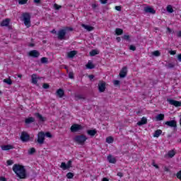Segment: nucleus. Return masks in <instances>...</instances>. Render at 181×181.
<instances>
[{"instance_id":"f257e3e1","label":"nucleus","mask_w":181,"mask_h":181,"mask_svg":"<svg viewBox=\"0 0 181 181\" xmlns=\"http://www.w3.org/2000/svg\"><path fill=\"white\" fill-rule=\"evenodd\" d=\"M13 170L14 173H16V176L19 177V179H26V177H28L26 169H25V166L23 165L15 164L13 166Z\"/></svg>"},{"instance_id":"f03ea898","label":"nucleus","mask_w":181,"mask_h":181,"mask_svg":"<svg viewBox=\"0 0 181 181\" xmlns=\"http://www.w3.org/2000/svg\"><path fill=\"white\" fill-rule=\"evenodd\" d=\"M88 139L86 136V135H78L76 136L74 138V142L76 144H78L79 145H84L85 142L88 140Z\"/></svg>"},{"instance_id":"7ed1b4c3","label":"nucleus","mask_w":181,"mask_h":181,"mask_svg":"<svg viewBox=\"0 0 181 181\" xmlns=\"http://www.w3.org/2000/svg\"><path fill=\"white\" fill-rule=\"evenodd\" d=\"M23 18L24 21V25L27 26V28H30V14L29 13H23Z\"/></svg>"},{"instance_id":"20e7f679","label":"nucleus","mask_w":181,"mask_h":181,"mask_svg":"<svg viewBox=\"0 0 181 181\" xmlns=\"http://www.w3.org/2000/svg\"><path fill=\"white\" fill-rule=\"evenodd\" d=\"M165 125L173 128L174 131H177V122L176 120H170L165 122Z\"/></svg>"},{"instance_id":"39448f33","label":"nucleus","mask_w":181,"mask_h":181,"mask_svg":"<svg viewBox=\"0 0 181 181\" xmlns=\"http://www.w3.org/2000/svg\"><path fill=\"white\" fill-rule=\"evenodd\" d=\"M72 163H73V160H69L67 164H66V163L64 162H62L61 163L60 168L61 169H63V170H67V169H70V168H73Z\"/></svg>"},{"instance_id":"423d86ee","label":"nucleus","mask_w":181,"mask_h":181,"mask_svg":"<svg viewBox=\"0 0 181 181\" xmlns=\"http://www.w3.org/2000/svg\"><path fill=\"white\" fill-rule=\"evenodd\" d=\"M37 142L40 144V145H43V144H45V132H40L38 133Z\"/></svg>"},{"instance_id":"0eeeda50","label":"nucleus","mask_w":181,"mask_h":181,"mask_svg":"<svg viewBox=\"0 0 181 181\" xmlns=\"http://www.w3.org/2000/svg\"><path fill=\"white\" fill-rule=\"evenodd\" d=\"M20 138L23 142H28L30 139V136L26 132H23Z\"/></svg>"},{"instance_id":"6e6552de","label":"nucleus","mask_w":181,"mask_h":181,"mask_svg":"<svg viewBox=\"0 0 181 181\" xmlns=\"http://www.w3.org/2000/svg\"><path fill=\"white\" fill-rule=\"evenodd\" d=\"M83 129V126L77 124H74L71 127V132H78Z\"/></svg>"},{"instance_id":"1a4fd4ad","label":"nucleus","mask_w":181,"mask_h":181,"mask_svg":"<svg viewBox=\"0 0 181 181\" xmlns=\"http://www.w3.org/2000/svg\"><path fill=\"white\" fill-rule=\"evenodd\" d=\"M167 102L169 103L170 105H174V107H181V102L175 100L173 99L168 98Z\"/></svg>"},{"instance_id":"9d476101","label":"nucleus","mask_w":181,"mask_h":181,"mask_svg":"<svg viewBox=\"0 0 181 181\" xmlns=\"http://www.w3.org/2000/svg\"><path fill=\"white\" fill-rule=\"evenodd\" d=\"M28 56H30V57L37 58L40 56V52L36 49L31 50L29 52Z\"/></svg>"},{"instance_id":"9b49d317","label":"nucleus","mask_w":181,"mask_h":181,"mask_svg":"<svg viewBox=\"0 0 181 181\" xmlns=\"http://www.w3.org/2000/svg\"><path fill=\"white\" fill-rule=\"evenodd\" d=\"M127 73H128L127 68V66H124L119 74L120 78H124V77H127Z\"/></svg>"},{"instance_id":"f8f14e48","label":"nucleus","mask_w":181,"mask_h":181,"mask_svg":"<svg viewBox=\"0 0 181 181\" xmlns=\"http://www.w3.org/2000/svg\"><path fill=\"white\" fill-rule=\"evenodd\" d=\"M66 30L61 29L58 31V39L59 40H63L64 39V36H66Z\"/></svg>"},{"instance_id":"ddd939ff","label":"nucleus","mask_w":181,"mask_h":181,"mask_svg":"<svg viewBox=\"0 0 181 181\" xmlns=\"http://www.w3.org/2000/svg\"><path fill=\"white\" fill-rule=\"evenodd\" d=\"M144 12H146V13H151V15H155V13H156V11L151 6L145 7Z\"/></svg>"},{"instance_id":"4468645a","label":"nucleus","mask_w":181,"mask_h":181,"mask_svg":"<svg viewBox=\"0 0 181 181\" xmlns=\"http://www.w3.org/2000/svg\"><path fill=\"white\" fill-rule=\"evenodd\" d=\"M148 124V119L146 117H143L140 121L137 122V125L139 127H142V125H146Z\"/></svg>"},{"instance_id":"2eb2a0df","label":"nucleus","mask_w":181,"mask_h":181,"mask_svg":"<svg viewBox=\"0 0 181 181\" xmlns=\"http://www.w3.org/2000/svg\"><path fill=\"white\" fill-rule=\"evenodd\" d=\"M56 95L59 98H63V97H64V90L62 88L58 89L56 92Z\"/></svg>"},{"instance_id":"dca6fc26","label":"nucleus","mask_w":181,"mask_h":181,"mask_svg":"<svg viewBox=\"0 0 181 181\" xmlns=\"http://www.w3.org/2000/svg\"><path fill=\"white\" fill-rule=\"evenodd\" d=\"M105 82L98 84L99 93H104V91H105Z\"/></svg>"},{"instance_id":"f3484780","label":"nucleus","mask_w":181,"mask_h":181,"mask_svg":"<svg viewBox=\"0 0 181 181\" xmlns=\"http://www.w3.org/2000/svg\"><path fill=\"white\" fill-rule=\"evenodd\" d=\"M107 160H108L109 163H113V164L117 163V158L113 157L112 155H111V154L107 156Z\"/></svg>"},{"instance_id":"a211bd4d","label":"nucleus","mask_w":181,"mask_h":181,"mask_svg":"<svg viewBox=\"0 0 181 181\" xmlns=\"http://www.w3.org/2000/svg\"><path fill=\"white\" fill-rule=\"evenodd\" d=\"M35 116L39 119V121H40V122H45V121H46V117H44L40 115V113H35Z\"/></svg>"},{"instance_id":"6ab92c4d","label":"nucleus","mask_w":181,"mask_h":181,"mask_svg":"<svg viewBox=\"0 0 181 181\" xmlns=\"http://www.w3.org/2000/svg\"><path fill=\"white\" fill-rule=\"evenodd\" d=\"M1 149L2 151H11V149H13V146L11 144L4 145L1 146Z\"/></svg>"},{"instance_id":"aec40b11","label":"nucleus","mask_w":181,"mask_h":181,"mask_svg":"<svg viewBox=\"0 0 181 181\" xmlns=\"http://www.w3.org/2000/svg\"><path fill=\"white\" fill-rule=\"evenodd\" d=\"M82 28H84L88 32H91V30H94V27L91 25H87L86 24H81Z\"/></svg>"},{"instance_id":"412c9836","label":"nucleus","mask_w":181,"mask_h":181,"mask_svg":"<svg viewBox=\"0 0 181 181\" xmlns=\"http://www.w3.org/2000/svg\"><path fill=\"white\" fill-rule=\"evenodd\" d=\"M162 135V130L161 129H157L154 132L153 136L154 138H159Z\"/></svg>"},{"instance_id":"4be33fe9","label":"nucleus","mask_w":181,"mask_h":181,"mask_svg":"<svg viewBox=\"0 0 181 181\" xmlns=\"http://www.w3.org/2000/svg\"><path fill=\"white\" fill-rule=\"evenodd\" d=\"M10 22L11 20L9 18H6L5 20H3L1 23V26H9Z\"/></svg>"},{"instance_id":"5701e85b","label":"nucleus","mask_w":181,"mask_h":181,"mask_svg":"<svg viewBox=\"0 0 181 181\" xmlns=\"http://www.w3.org/2000/svg\"><path fill=\"white\" fill-rule=\"evenodd\" d=\"M87 134L90 136H94L97 134V130L95 129L87 130Z\"/></svg>"},{"instance_id":"b1692460","label":"nucleus","mask_w":181,"mask_h":181,"mask_svg":"<svg viewBox=\"0 0 181 181\" xmlns=\"http://www.w3.org/2000/svg\"><path fill=\"white\" fill-rule=\"evenodd\" d=\"M86 68L89 70H93V69H95V66L93 62H91V61H88V64H86Z\"/></svg>"},{"instance_id":"393cba45","label":"nucleus","mask_w":181,"mask_h":181,"mask_svg":"<svg viewBox=\"0 0 181 181\" xmlns=\"http://www.w3.org/2000/svg\"><path fill=\"white\" fill-rule=\"evenodd\" d=\"M76 54H77V51L74 50V51H71L69 52H68V57L69 59H73V57H74V56H76Z\"/></svg>"},{"instance_id":"a878e982","label":"nucleus","mask_w":181,"mask_h":181,"mask_svg":"<svg viewBox=\"0 0 181 181\" xmlns=\"http://www.w3.org/2000/svg\"><path fill=\"white\" fill-rule=\"evenodd\" d=\"M156 121H163L165 119V115L164 114H158L156 117Z\"/></svg>"},{"instance_id":"bb28decb","label":"nucleus","mask_w":181,"mask_h":181,"mask_svg":"<svg viewBox=\"0 0 181 181\" xmlns=\"http://www.w3.org/2000/svg\"><path fill=\"white\" fill-rule=\"evenodd\" d=\"M33 84H37V75L33 74L31 76Z\"/></svg>"},{"instance_id":"cd10ccee","label":"nucleus","mask_w":181,"mask_h":181,"mask_svg":"<svg viewBox=\"0 0 181 181\" xmlns=\"http://www.w3.org/2000/svg\"><path fill=\"white\" fill-rule=\"evenodd\" d=\"M115 33L117 36H121L124 33V30L121 28H116L115 29Z\"/></svg>"},{"instance_id":"c85d7f7f","label":"nucleus","mask_w":181,"mask_h":181,"mask_svg":"<svg viewBox=\"0 0 181 181\" xmlns=\"http://www.w3.org/2000/svg\"><path fill=\"white\" fill-rule=\"evenodd\" d=\"M25 124H32V122H35V119L33 117H28L25 119Z\"/></svg>"},{"instance_id":"c756f323","label":"nucleus","mask_w":181,"mask_h":181,"mask_svg":"<svg viewBox=\"0 0 181 181\" xmlns=\"http://www.w3.org/2000/svg\"><path fill=\"white\" fill-rule=\"evenodd\" d=\"M75 100L76 101H78V100H86V97H84L83 95H75Z\"/></svg>"},{"instance_id":"7c9ffc66","label":"nucleus","mask_w":181,"mask_h":181,"mask_svg":"<svg viewBox=\"0 0 181 181\" xmlns=\"http://www.w3.org/2000/svg\"><path fill=\"white\" fill-rule=\"evenodd\" d=\"M41 63L42 64H47V63H49V59H47V57H42L41 58Z\"/></svg>"},{"instance_id":"2f4dec72","label":"nucleus","mask_w":181,"mask_h":181,"mask_svg":"<svg viewBox=\"0 0 181 181\" xmlns=\"http://www.w3.org/2000/svg\"><path fill=\"white\" fill-rule=\"evenodd\" d=\"M4 83H6V84H8V86H12V80L11 78H6L4 79Z\"/></svg>"},{"instance_id":"473e14b6","label":"nucleus","mask_w":181,"mask_h":181,"mask_svg":"<svg viewBox=\"0 0 181 181\" xmlns=\"http://www.w3.org/2000/svg\"><path fill=\"white\" fill-rule=\"evenodd\" d=\"M36 153V148H31L28 150V155H33V153Z\"/></svg>"},{"instance_id":"72a5a7b5","label":"nucleus","mask_w":181,"mask_h":181,"mask_svg":"<svg viewBox=\"0 0 181 181\" xmlns=\"http://www.w3.org/2000/svg\"><path fill=\"white\" fill-rule=\"evenodd\" d=\"M96 54H98V51H97L96 49H93L90 52V56L91 57L96 56Z\"/></svg>"},{"instance_id":"f704fd0d","label":"nucleus","mask_w":181,"mask_h":181,"mask_svg":"<svg viewBox=\"0 0 181 181\" xmlns=\"http://www.w3.org/2000/svg\"><path fill=\"white\" fill-rule=\"evenodd\" d=\"M106 142L107 144H112V142H114V138H112V136H109L106 139Z\"/></svg>"},{"instance_id":"c9c22d12","label":"nucleus","mask_w":181,"mask_h":181,"mask_svg":"<svg viewBox=\"0 0 181 181\" xmlns=\"http://www.w3.org/2000/svg\"><path fill=\"white\" fill-rule=\"evenodd\" d=\"M167 12H168V13H173V8L172 7V6L168 5L167 6Z\"/></svg>"},{"instance_id":"e433bc0d","label":"nucleus","mask_w":181,"mask_h":181,"mask_svg":"<svg viewBox=\"0 0 181 181\" xmlns=\"http://www.w3.org/2000/svg\"><path fill=\"white\" fill-rule=\"evenodd\" d=\"M175 151L171 150L170 151H168V156H169V158H173V156H175Z\"/></svg>"},{"instance_id":"4c0bfd02","label":"nucleus","mask_w":181,"mask_h":181,"mask_svg":"<svg viewBox=\"0 0 181 181\" xmlns=\"http://www.w3.org/2000/svg\"><path fill=\"white\" fill-rule=\"evenodd\" d=\"M153 56H155L156 57H159L160 56V52L158 50L154 51L152 52Z\"/></svg>"},{"instance_id":"58836bf2","label":"nucleus","mask_w":181,"mask_h":181,"mask_svg":"<svg viewBox=\"0 0 181 181\" xmlns=\"http://www.w3.org/2000/svg\"><path fill=\"white\" fill-rule=\"evenodd\" d=\"M113 84L114 86H115V87H119V86H121V82L118 80H114L113 81Z\"/></svg>"},{"instance_id":"ea45409f","label":"nucleus","mask_w":181,"mask_h":181,"mask_svg":"<svg viewBox=\"0 0 181 181\" xmlns=\"http://www.w3.org/2000/svg\"><path fill=\"white\" fill-rule=\"evenodd\" d=\"M66 177H67V179H73V177H74V173H68L66 174Z\"/></svg>"},{"instance_id":"a19ab883","label":"nucleus","mask_w":181,"mask_h":181,"mask_svg":"<svg viewBox=\"0 0 181 181\" xmlns=\"http://www.w3.org/2000/svg\"><path fill=\"white\" fill-rule=\"evenodd\" d=\"M18 4L20 5H25L28 4V0H18Z\"/></svg>"},{"instance_id":"79ce46f5","label":"nucleus","mask_w":181,"mask_h":181,"mask_svg":"<svg viewBox=\"0 0 181 181\" xmlns=\"http://www.w3.org/2000/svg\"><path fill=\"white\" fill-rule=\"evenodd\" d=\"M122 39H123L124 40H127L129 41L130 40V37L129 35H124L122 37Z\"/></svg>"},{"instance_id":"37998d69","label":"nucleus","mask_w":181,"mask_h":181,"mask_svg":"<svg viewBox=\"0 0 181 181\" xmlns=\"http://www.w3.org/2000/svg\"><path fill=\"white\" fill-rule=\"evenodd\" d=\"M165 67H167V69H173L175 67V64L169 63L168 64L165 65Z\"/></svg>"},{"instance_id":"c03bdc74","label":"nucleus","mask_w":181,"mask_h":181,"mask_svg":"<svg viewBox=\"0 0 181 181\" xmlns=\"http://www.w3.org/2000/svg\"><path fill=\"white\" fill-rule=\"evenodd\" d=\"M42 88H45V90H47L50 88V85H49L48 83H43Z\"/></svg>"},{"instance_id":"a18cd8bd","label":"nucleus","mask_w":181,"mask_h":181,"mask_svg":"<svg viewBox=\"0 0 181 181\" xmlns=\"http://www.w3.org/2000/svg\"><path fill=\"white\" fill-rule=\"evenodd\" d=\"M45 136H47V138H53V135H52V133L49 132L45 134Z\"/></svg>"},{"instance_id":"49530a36","label":"nucleus","mask_w":181,"mask_h":181,"mask_svg":"<svg viewBox=\"0 0 181 181\" xmlns=\"http://www.w3.org/2000/svg\"><path fill=\"white\" fill-rule=\"evenodd\" d=\"M129 50H132V52H135V50H136V47H135V45H131L129 46Z\"/></svg>"},{"instance_id":"de8ad7c7","label":"nucleus","mask_w":181,"mask_h":181,"mask_svg":"<svg viewBox=\"0 0 181 181\" xmlns=\"http://www.w3.org/2000/svg\"><path fill=\"white\" fill-rule=\"evenodd\" d=\"M54 8H55L57 11H59V9H60V8H62V6H59L58 4H54Z\"/></svg>"},{"instance_id":"09e8293b","label":"nucleus","mask_w":181,"mask_h":181,"mask_svg":"<svg viewBox=\"0 0 181 181\" xmlns=\"http://www.w3.org/2000/svg\"><path fill=\"white\" fill-rule=\"evenodd\" d=\"M7 165L8 166H11V165H13V160H7Z\"/></svg>"},{"instance_id":"8fccbe9b","label":"nucleus","mask_w":181,"mask_h":181,"mask_svg":"<svg viewBox=\"0 0 181 181\" xmlns=\"http://www.w3.org/2000/svg\"><path fill=\"white\" fill-rule=\"evenodd\" d=\"M69 78H74V74H73V72H69Z\"/></svg>"},{"instance_id":"3c124183","label":"nucleus","mask_w":181,"mask_h":181,"mask_svg":"<svg viewBox=\"0 0 181 181\" xmlns=\"http://www.w3.org/2000/svg\"><path fill=\"white\" fill-rule=\"evenodd\" d=\"M152 165L154 166V168H155L156 169H158V168H159V165H158V164L155 163V161H153V162L152 163Z\"/></svg>"},{"instance_id":"603ef678","label":"nucleus","mask_w":181,"mask_h":181,"mask_svg":"<svg viewBox=\"0 0 181 181\" xmlns=\"http://www.w3.org/2000/svg\"><path fill=\"white\" fill-rule=\"evenodd\" d=\"M116 11H118L119 12H121V6H116L115 7Z\"/></svg>"},{"instance_id":"864d4df0","label":"nucleus","mask_w":181,"mask_h":181,"mask_svg":"<svg viewBox=\"0 0 181 181\" xmlns=\"http://www.w3.org/2000/svg\"><path fill=\"white\" fill-rule=\"evenodd\" d=\"M170 54L175 56L176 54V51L170 50L169 51Z\"/></svg>"},{"instance_id":"5fc2aeb1","label":"nucleus","mask_w":181,"mask_h":181,"mask_svg":"<svg viewBox=\"0 0 181 181\" xmlns=\"http://www.w3.org/2000/svg\"><path fill=\"white\" fill-rule=\"evenodd\" d=\"M100 3L103 4V5H105V4H107V1L108 0H100Z\"/></svg>"},{"instance_id":"6e6d98bb","label":"nucleus","mask_w":181,"mask_h":181,"mask_svg":"<svg viewBox=\"0 0 181 181\" xmlns=\"http://www.w3.org/2000/svg\"><path fill=\"white\" fill-rule=\"evenodd\" d=\"M117 175L119 177H122L124 176V174L121 172H119L117 173Z\"/></svg>"},{"instance_id":"4d7b16f0","label":"nucleus","mask_w":181,"mask_h":181,"mask_svg":"<svg viewBox=\"0 0 181 181\" xmlns=\"http://www.w3.org/2000/svg\"><path fill=\"white\" fill-rule=\"evenodd\" d=\"M66 29H67V30H69L70 32H73V30H74L73 28H71V27H67Z\"/></svg>"},{"instance_id":"13d9d810","label":"nucleus","mask_w":181,"mask_h":181,"mask_svg":"<svg viewBox=\"0 0 181 181\" xmlns=\"http://www.w3.org/2000/svg\"><path fill=\"white\" fill-rule=\"evenodd\" d=\"M165 172H170V170L168 167H164Z\"/></svg>"},{"instance_id":"bf43d9fd","label":"nucleus","mask_w":181,"mask_h":181,"mask_svg":"<svg viewBox=\"0 0 181 181\" xmlns=\"http://www.w3.org/2000/svg\"><path fill=\"white\" fill-rule=\"evenodd\" d=\"M116 40L118 43H119V42H121V37H116Z\"/></svg>"},{"instance_id":"052dcab7","label":"nucleus","mask_w":181,"mask_h":181,"mask_svg":"<svg viewBox=\"0 0 181 181\" xmlns=\"http://www.w3.org/2000/svg\"><path fill=\"white\" fill-rule=\"evenodd\" d=\"M177 60H178L179 62H181V53L177 55Z\"/></svg>"},{"instance_id":"680f3d73","label":"nucleus","mask_w":181,"mask_h":181,"mask_svg":"<svg viewBox=\"0 0 181 181\" xmlns=\"http://www.w3.org/2000/svg\"><path fill=\"white\" fill-rule=\"evenodd\" d=\"M94 75L91 74L88 76V78H90V80H93V78H94Z\"/></svg>"},{"instance_id":"e2e57ef3","label":"nucleus","mask_w":181,"mask_h":181,"mask_svg":"<svg viewBox=\"0 0 181 181\" xmlns=\"http://www.w3.org/2000/svg\"><path fill=\"white\" fill-rule=\"evenodd\" d=\"M97 6H98V5L94 4H92V8L93 9H95V8H97Z\"/></svg>"},{"instance_id":"0e129e2a","label":"nucleus","mask_w":181,"mask_h":181,"mask_svg":"<svg viewBox=\"0 0 181 181\" xmlns=\"http://www.w3.org/2000/svg\"><path fill=\"white\" fill-rule=\"evenodd\" d=\"M0 180L1 181H6V178H5L4 177H0Z\"/></svg>"},{"instance_id":"69168bd1","label":"nucleus","mask_w":181,"mask_h":181,"mask_svg":"<svg viewBox=\"0 0 181 181\" xmlns=\"http://www.w3.org/2000/svg\"><path fill=\"white\" fill-rule=\"evenodd\" d=\"M177 37H181V30L177 33Z\"/></svg>"},{"instance_id":"338daca9","label":"nucleus","mask_w":181,"mask_h":181,"mask_svg":"<svg viewBox=\"0 0 181 181\" xmlns=\"http://www.w3.org/2000/svg\"><path fill=\"white\" fill-rule=\"evenodd\" d=\"M35 4H40V0H34Z\"/></svg>"},{"instance_id":"774afa93","label":"nucleus","mask_w":181,"mask_h":181,"mask_svg":"<svg viewBox=\"0 0 181 181\" xmlns=\"http://www.w3.org/2000/svg\"><path fill=\"white\" fill-rule=\"evenodd\" d=\"M103 181H110V180H108L107 177H104L103 178Z\"/></svg>"}]
</instances>
